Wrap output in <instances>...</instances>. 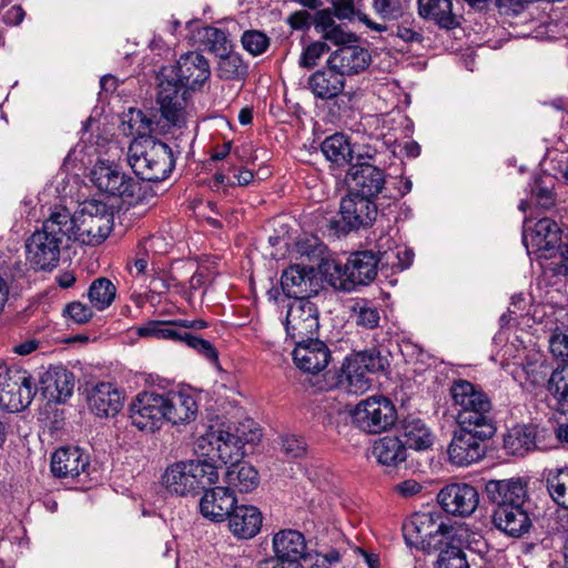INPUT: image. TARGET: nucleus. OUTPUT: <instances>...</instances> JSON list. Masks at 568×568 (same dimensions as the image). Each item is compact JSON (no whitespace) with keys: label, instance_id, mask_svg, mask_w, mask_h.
I'll list each match as a JSON object with an SVG mask.
<instances>
[{"label":"nucleus","instance_id":"f257e3e1","mask_svg":"<svg viewBox=\"0 0 568 568\" xmlns=\"http://www.w3.org/2000/svg\"><path fill=\"white\" fill-rule=\"evenodd\" d=\"M130 115L131 133L140 136L129 146L128 163L141 180L156 182L166 179L175 165L172 150L162 141L144 135L150 121L143 120L141 111L131 110Z\"/></svg>","mask_w":568,"mask_h":568},{"label":"nucleus","instance_id":"f03ea898","mask_svg":"<svg viewBox=\"0 0 568 568\" xmlns=\"http://www.w3.org/2000/svg\"><path fill=\"white\" fill-rule=\"evenodd\" d=\"M73 222L67 207H58L26 242L28 262L37 270H52L63 250L70 247Z\"/></svg>","mask_w":568,"mask_h":568},{"label":"nucleus","instance_id":"7ed1b4c3","mask_svg":"<svg viewBox=\"0 0 568 568\" xmlns=\"http://www.w3.org/2000/svg\"><path fill=\"white\" fill-rule=\"evenodd\" d=\"M262 437L260 428L252 419H246L233 429L224 424L210 426L204 435L196 442V452L203 459L215 465V460L223 464L241 462L244 456V446L255 444Z\"/></svg>","mask_w":568,"mask_h":568},{"label":"nucleus","instance_id":"20e7f679","mask_svg":"<svg viewBox=\"0 0 568 568\" xmlns=\"http://www.w3.org/2000/svg\"><path fill=\"white\" fill-rule=\"evenodd\" d=\"M449 395L458 427L496 433L493 403L480 386L466 379H456L449 387Z\"/></svg>","mask_w":568,"mask_h":568},{"label":"nucleus","instance_id":"39448f33","mask_svg":"<svg viewBox=\"0 0 568 568\" xmlns=\"http://www.w3.org/2000/svg\"><path fill=\"white\" fill-rule=\"evenodd\" d=\"M217 479V466L200 457L170 465L164 470L161 483L169 494L186 497L197 495Z\"/></svg>","mask_w":568,"mask_h":568},{"label":"nucleus","instance_id":"423d86ee","mask_svg":"<svg viewBox=\"0 0 568 568\" xmlns=\"http://www.w3.org/2000/svg\"><path fill=\"white\" fill-rule=\"evenodd\" d=\"M403 534L407 545L432 554L453 546L456 529L445 524L439 515L419 513L404 523Z\"/></svg>","mask_w":568,"mask_h":568},{"label":"nucleus","instance_id":"0eeeda50","mask_svg":"<svg viewBox=\"0 0 568 568\" xmlns=\"http://www.w3.org/2000/svg\"><path fill=\"white\" fill-rule=\"evenodd\" d=\"M379 260L373 251L352 253L345 264L332 262L326 265V273L333 286L352 292L359 285H368L377 275Z\"/></svg>","mask_w":568,"mask_h":568},{"label":"nucleus","instance_id":"6e6552de","mask_svg":"<svg viewBox=\"0 0 568 568\" xmlns=\"http://www.w3.org/2000/svg\"><path fill=\"white\" fill-rule=\"evenodd\" d=\"M73 230L72 242L84 245H98L110 234L113 225L111 209L100 201H87L75 215L71 214Z\"/></svg>","mask_w":568,"mask_h":568},{"label":"nucleus","instance_id":"1a4fd4ad","mask_svg":"<svg viewBox=\"0 0 568 568\" xmlns=\"http://www.w3.org/2000/svg\"><path fill=\"white\" fill-rule=\"evenodd\" d=\"M352 419L361 430L367 434H381L395 425L397 412L387 397L371 396L355 406L352 410Z\"/></svg>","mask_w":568,"mask_h":568},{"label":"nucleus","instance_id":"9d476101","mask_svg":"<svg viewBox=\"0 0 568 568\" xmlns=\"http://www.w3.org/2000/svg\"><path fill=\"white\" fill-rule=\"evenodd\" d=\"M494 432L458 427L453 432L447 448L449 462L459 467L478 463L486 455V440L494 437Z\"/></svg>","mask_w":568,"mask_h":568},{"label":"nucleus","instance_id":"9b49d317","mask_svg":"<svg viewBox=\"0 0 568 568\" xmlns=\"http://www.w3.org/2000/svg\"><path fill=\"white\" fill-rule=\"evenodd\" d=\"M339 213L342 221L331 220L329 226L337 234H347L372 225L377 216V206L372 197L349 191L341 201Z\"/></svg>","mask_w":568,"mask_h":568},{"label":"nucleus","instance_id":"f8f14e48","mask_svg":"<svg viewBox=\"0 0 568 568\" xmlns=\"http://www.w3.org/2000/svg\"><path fill=\"white\" fill-rule=\"evenodd\" d=\"M36 394L37 389L27 371L9 367L0 372V406L8 412L23 410Z\"/></svg>","mask_w":568,"mask_h":568},{"label":"nucleus","instance_id":"ddd939ff","mask_svg":"<svg viewBox=\"0 0 568 568\" xmlns=\"http://www.w3.org/2000/svg\"><path fill=\"white\" fill-rule=\"evenodd\" d=\"M523 243L528 255L536 260L551 258L556 256L560 247L561 230L554 220L540 219L530 230L524 225Z\"/></svg>","mask_w":568,"mask_h":568},{"label":"nucleus","instance_id":"4468645a","mask_svg":"<svg viewBox=\"0 0 568 568\" xmlns=\"http://www.w3.org/2000/svg\"><path fill=\"white\" fill-rule=\"evenodd\" d=\"M92 183L103 193L133 199L140 190V183L122 172L121 168L110 161L100 160L91 171Z\"/></svg>","mask_w":568,"mask_h":568},{"label":"nucleus","instance_id":"2eb2a0df","mask_svg":"<svg viewBox=\"0 0 568 568\" xmlns=\"http://www.w3.org/2000/svg\"><path fill=\"white\" fill-rule=\"evenodd\" d=\"M162 394L153 390L139 393L129 406L131 424L141 432L154 433L164 419Z\"/></svg>","mask_w":568,"mask_h":568},{"label":"nucleus","instance_id":"dca6fc26","mask_svg":"<svg viewBox=\"0 0 568 568\" xmlns=\"http://www.w3.org/2000/svg\"><path fill=\"white\" fill-rule=\"evenodd\" d=\"M318 328V308L312 301L298 298L290 303L285 317V331L294 343L317 336Z\"/></svg>","mask_w":568,"mask_h":568},{"label":"nucleus","instance_id":"f3484780","mask_svg":"<svg viewBox=\"0 0 568 568\" xmlns=\"http://www.w3.org/2000/svg\"><path fill=\"white\" fill-rule=\"evenodd\" d=\"M437 501L445 513L455 517L466 518L478 508L479 493L470 484L452 483L439 490Z\"/></svg>","mask_w":568,"mask_h":568},{"label":"nucleus","instance_id":"a211bd4d","mask_svg":"<svg viewBox=\"0 0 568 568\" xmlns=\"http://www.w3.org/2000/svg\"><path fill=\"white\" fill-rule=\"evenodd\" d=\"M74 375L63 366H50L39 373L37 392L49 402L62 403L73 393Z\"/></svg>","mask_w":568,"mask_h":568},{"label":"nucleus","instance_id":"6ab92c4d","mask_svg":"<svg viewBox=\"0 0 568 568\" xmlns=\"http://www.w3.org/2000/svg\"><path fill=\"white\" fill-rule=\"evenodd\" d=\"M175 75L181 87L200 89L211 77L209 60L200 52H186L176 62Z\"/></svg>","mask_w":568,"mask_h":568},{"label":"nucleus","instance_id":"aec40b11","mask_svg":"<svg viewBox=\"0 0 568 568\" xmlns=\"http://www.w3.org/2000/svg\"><path fill=\"white\" fill-rule=\"evenodd\" d=\"M294 344L293 361L301 371L317 374L328 365L331 352L317 336Z\"/></svg>","mask_w":568,"mask_h":568},{"label":"nucleus","instance_id":"412c9836","mask_svg":"<svg viewBox=\"0 0 568 568\" xmlns=\"http://www.w3.org/2000/svg\"><path fill=\"white\" fill-rule=\"evenodd\" d=\"M504 367L513 376L514 381L527 392H532L537 387L542 386L548 375L546 362L536 354L527 356L520 363H507Z\"/></svg>","mask_w":568,"mask_h":568},{"label":"nucleus","instance_id":"4be33fe9","mask_svg":"<svg viewBox=\"0 0 568 568\" xmlns=\"http://www.w3.org/2000/svg\"><path fill=\"white\" fill-rule=\"evenodd\" d=\"M88 467L89 456L78 447H61L51 456V471L60 479H79Z\"/></svg>","mask_w":568,"mask_h":568},{"label":"nucleus","instance_id":"5701e85b","mask_svg":"<svg viewBox=\"0 0 568 568\" xmlns=\"http://www.w3.org/2000/svg\"><path fill=\"white\" fill-rule=\"evenodd\" d=\"M486 494L496 508L516 507L525 505L527 485L521 478L493 479L486 484Z\"/></svg>","mask_w":568,"mask_h":568},{"label":"nucleus","instance_id":"b1692460","mask_svg":"<svg viewBox=\"0 0 568 568\" xmlns=\"http://www.w3.org/2000/svg\"><path fill=\"white\" fill-rule=\"evenodd\" d=\"M281 286L287 297L297 301L316 294L318 284L312 267L291 265L282 274Z\"/></svg>","mask_w":568,"mask_h":568},{"label":"nucleus","instance_id":"393cba45","mask_svg":"<svg viewBox=\"0 0 568 568\" xmlns=\"http://www.w3.org/2000/svg\"><path fill=\"white\" fill-rule=\"evenodd\" d=\"M346 179L351 183L352 192H358L372 199L379 194L385 185L384 172L367 162L352 165Z\"/></svg>","mask_w":568,"mask_h":568},{"label":"nucleus","instance_id":"a878e982","mask_svg":"<svg viewBox=\"0 0 568 568\" xmlns=\"http://www.w3.org/2000/svg\"><path fill=\"white\" fill-rule=\"evenodd\" d=\"M273 556L291 564L306 561L307 546L304 535L296 529H281L272 538Z\"/></svg>","mask_w":568,"mask_h":568},{"label":"nucleus","instance_id":"bb28decb","mask_svg":"<svg viewBox=\"0 0 568 568\" xmlns=\"http://www.w3.org/2000/svg\"><path fill=\"white\" fill-rule=\"evenodd\" d=\"M237 499L229 487L216 486L205 490L200 500V511L211 521L226 519L236 506Z\"/></svg>","mask_w":568,"mask_h":568},{"label":"nucleus","instance_id":"cd10ccee","mask_svg":"<svg viewBox=\"0 0 568 568\" xmlns=\"http://www.w3.org/2000/svg\"><path fill=\"white\" fill-rule=\"evenodd\" d=\"M494 526L514 538H520L529 532L532 520L525 505L506 508H495L491 515Z\"/></svg>","mask_w":568,"mask_h":568},{"label":"nucleus","instance_id":"c85d7f7f","mask_svg":"<svg viewBox=\"0 0 568 568\" xmlns=\"http://www.w3.org/2000/svg\"><path fill=\"white\" fill-rule=\"evenodd\" d=\"M369 63V52L358 45L341 47L327 59V65L338 71L344 78L364 71Z\"/></svg>","mask_w":568,"mask_h":568},{"label":"nucleus","instance_id":"c756f323","mask_svg":"<svg viewBox=\"0 0 568 568\" xmlns=\"http://www.w3.org/2000/svg\"><path fill=\"white\" fill-rule=\"evenodd\" d=\"M164 422L174 426L189 424L195 419L197 404L195 398L185 392L162 393Z\"/></svg>","mask_w":568,"mask_h":568},{"label":"nucleus","instance_id":"7c9ffc66","mask_svg":"<svg viewBox=\"0 0 568 568\" xmlns=\"http://www.w3.org/2000/svg\"><path fill=\"white\" fill-rule=\"evenodd\" d=\"M122 392L111 383H99L90 392L88 404L99 417H113L123 406Z\"/></svg>","mask_w":568,"mask_h":568},{"label":"nucleus","instance_id":"2f4dec72","mask_svg":"<svg viewBox=\"0 0 568 568\" xmlns=\"http://www.w3.org/2000/svg\"><path fill=\"white\" fill-rule=\"evenodd\" d=\"M158 103L162 116L175 126H181L185 119V98L176 83L162 82L158 93Z\"/></svg>","mask_w":568,"mask_h":568},{"label":"nucleus","instance_id":"473e14b6","mask_svg":"<svg viewBox=\"0 0 568 568\" xmlns=\"http://www.w3.org/2000/svg\"><path fill=\"white\" fill-rule=\"evenodd\" d=\"M227 519L231 532L239 539L255 537L260 532L263 521L258 508L250 505H236Z\"/></svg>","mask_w":568,"mask_h":568},{"label":"nucleus","instance_id":"72a5a7b5","mask_svg":"<svg viewBox=\"0 0 568 568\" xmlns=\"http://www.w3.org/2000/svg\"><path fill=\"white\" fill-rule=\"evenodd\" d=\"M312 93L322 100H329L341 94L345 88V78L331 67L314 72L308 78Z\"/></svg>","mask_w":568,"mask_h":568},{"label":"nucleus","instance_id":"f704fd0d","mask_svg":"<svg viewBox=\"0 0 568 568\" xmlns=\"http://www.w3.org/2000/svg\"><path fill=\"white\" fill-rule=\"evenodd\" d=\"M417 8L423 19L433 21L439 28L452 30L459 26L453 13L452 0H417Z\"/></svg>","mask_w":568,"mask_h":568},{"label":"nucleus","instance_id":"c9c22d12","mask_svg":"<svg viewBox=\"0 0 568 568\" xmlns=\"http://www.w3.org/2000/svg\"><path fill=\"white\" fill-rule=\"evenodd\" d=\"M405 446L415 450H425L433 445L434 436L426 423L416 416L405 417L399 425Z\"/></svg>","mask_w":568,"mask_h":568},{"label":"nucleus","instance_id":"e433bc0d","mask_svg":"<svg viewBox=\"0 0 568 568\" xmlns=\"http://www.w3.org/2000/svg\"><path fill=\"white\" fill-rule=\"evenodd\" d=\"M372 455L383 466L396 467L406 460V446L396 436H385L374 442Z\"/></svg>","mask_w":568,"mask_h":568},{"label":"nucleus","instance_id":"4c0bfd02","mask_svg":"<svg viewBox=\"0 0 568 568\" xmlns=\"http://www.w3.org/2000/svg\"><path fill=\"white\" fill-rule=\"evenodd\" d=\"M537 428L532 425L517 426L510 429L504 438V448L513 456H524L538 447Z\"/></svg>","mask_w":568,"mask_h":568},{"label":"nucleus","instance_id":"58836bf2","mask_svg":"<svg viewBox=\"0 0 568 568\" xmlns=\"http://www.w3.org/2000/svg\"><path fill=\"white\" fill-rule=\"evenodd\" d=\"M224 480L232 491L248 493L257 487L258 474L248 463L239 462L227 468Z\"/></svg>","mask_w":568,"mask_h":568},{"label":"nucleus","instance_id":"ea45409f","mask_svg":"<svg viewBox=\"0 0 568 568\" xmlns=\"http://www.w3.org/2000/svg\"><path fill=\"white\" fill-rule=\"evenodd\" d=\"M356 363L346 358L342 367L339 386L348 394L362 395L372 386V379Z\"/></svg>","mask_w":568,"mask_h":568},{"label":"nucleus","instance_id":"a19ab883","mask_svg":"<svg viewBox=\"0 0 568 568\" xmlns=\"http://www.w3.org/2000/svg\"><path fill=\"white\" fill-rule=\"evenodd\" d=\"M321 151L326 160L336 166L349 164L355 153L348 139L342 133L326 138L321 144Z\"/></svg>","mask_w":568,"mask_h":568},{"label":"nucleus","instance_id":"79ce46f5","mask_svg":"<svg viewBox=\"0 0 568 568\" xmlns=\"http://www.w3.org/2000/svg\"><path fill=\"white\" fill-rule=\"evenodd\" d=\"M536 0H497V12L511 26H519L531 21V10Z\"/></svg>","mask_w":568,"mask_h":568},{"label":"nucleus","instance_id":"37998d69","mask_svg":"<svg viewBox=\"0 0 568 568\" xmlns=\"http://www.w3.org/2000/svg\"><path fill=\"white\" fill-rule=\"evenodd\" d=\"M186 331L181 328L179 321L176 322H162L149 321L136 328V334L140 337H151L156 339H169L176 343H182Z\"/></svg>","mask_w":568,"mask_h":568},{"label":"nucleus","instance_id":"c03bdc74","mask_svg":"<svg viewBox=\"0 0 568 568\" xmlns=\"http://www.w3.org/2000/svg\"><path fill=\"white\" fill-rule=\"evenodd\" d=\"M314 27L325 40L334 44H345L352 41L353 34L347 32L341 24L335 23L328 10H320L316 12Z\"/></svg>","mask_w":568,"mask_h":568},{"label":"nucleus","instance_id":"a18cd8bd","mask_svg":"<svg viewBox=\"0 0 568 568\" xmlns=\"http://www.w3.org/2000/svg\"><path fill=\"white\" fill-rule=\"evenodd\" d=\"M248 65L239 52L226 51L219 55L216 74L220 79L241 81L247 75Z\"/></svg>","mask_w":568,"mask_h":568},{"label":"nucleus","instance_id":"49530a36","mask_svg":"<svg viewBox=\"0 0 568 568\" xmlns=\"http://www.w3.org/2000/svg\"><path fill=\"white\" fill-rule=\"evenodd\" d=\"M547 389L556 402L557 410L562 415H568V364L551 373Z\"/></svg>","mask_w":568,"mask_h":568},{"label":"nucleus","instance_id":"de8ad7c7","mask_svg":"<svg viewBox=\"0 0 568 568\" xmlns=\"http://www.w3.org/2000/svg\"><path fill=\"white\" fill-rule=\"evenodd\" d=\"M116 287L106 277L95 278L88 290V298L90 304L97 311L106 310L115 300Z\"/></svg>","mask_w":568,"mask_h":568},{"label":"nucleus","instance_id":"09e8293b","mask_svg":"<svg viewBox=\"0 0 568 568\" xmlns=\"http://www.w3.org/2000/svg\"><path fill=\"white\" fill-rule=\"evenodd\" d=\"M546 484L551 499L558 506L568 509V467L550 470Z\"/></svg>","mask_w":568,"mask_h":568},{"label":"nucleus","instance_id":"8fccbe9b","mask_svg":"<svg viewBox=\"0 0 568 568\" xmlns=\"http://www.w3.org/2000/svg\"><path fill=\"white\" fill-rule=\"evenodd\" d=\"M233 169V164L227 162V165H222L219 171L213 175L212 187L219 189L220 186H245L248 185L254 178L252 171L240 169L233 176L227 174Z\"/></svg>","mask_w":568,"mask_h":568},{"label":"nucleus","instance_id":"3c124183","mask_svg":"<svg viewBox=\"0 0 568 568\" xmlns=\"http://www.w3.org/2000/svg\"><path fill=\"white\" fill-rule=\"evenodd\" d=\"M555 176L548 173L537 174L530 185L531 194L542 209H549L554 204Z\"/></svg>","mask_w":568,"mask_h":568},{"label":"nucleus","instance_id":"603ef678","mask_svg":"<svg viewBox=\"0 0 568 568\" xmlns=\"http://www.w3.org/2000/svg\"><path fill=\"white\" fill-rule=\"evenodd\" d=\"M348 358L368 374L382 372L387 365V359L376 348L359 352Z\"/></svg>","mask_w":568,"mask_h":568},{"label":"nucleus","instance_id":"864d4df0","mask_svg":"<svg viewBox=\"0 0 568 568\" xmlns=\"http://www.w3.org/2000/svg\"><path fill=\"white\" fill-rule=\"evenodd\" d=\"M241 43L253 57L263 54L270 47V38L258 30H246L241 37Z\"/></svg>","mask_w":568,"mask_h":568},{"label":"nucleus","instance_id":"5fc2aeb1","mask_svg":"<svg viewBox=\"0 0 568 568\" xmlns=\"http://www.w3.org/2000/svg\"><path fill=\"white\" fill-rule=\"evenodd\" d=\"M202 38L209 50L216 55H221L230 49V41L226 33L214 27H204L202 29Z\"/></svg>","mask_w":568,"mask_h":568},{"label":"nucleus","instance_id":"6e6d98bb","mask_svg":"<svg viewBox=\"0 0 568 568\" xmlns=\"http://www.w3.org/2000/svg\"><path fill=\"white\" fill-rule=\"evenodd\" d=\"M384 266H388L394 271H403L413 263L414 253L412 250L403 246H395L394 251H382Z\"/></svg>","mask_w":568,"mask_h":568},{"label":"nucleus","instance_id":"4d7b16f0","mask_svg":"<svg viewBox=\"0 0 568 568\" xmlns=\"http://www.w3.org/2000/svg\"><path fill=\"white\" fill-rule=\"evenodd\" d=\"M437 568H469L465 552L457 546H447L438 555Z\"/></svg>","mask_w":568,"mask_h":568},{"label":"nucleus","instance_id":"13d9d810","mask_svg":"<svg viewBox=\"0 0 568 568\" xmlns=\"http://www.w3.org/2000/svg\"><path fill=\"white\" fill-rule=\"evenodd\" d=\"M355 322L357 325L366 328L373 329L378 326L379 323V312L376 307L364 303L363 305L357 304L354 308Z\"/></svg>","mask_w":568,"mask_h":568},{"label":"nucleus","instance_id":"bf43d9fd","mask_svg":"<svg viewBox=\"0 0 568 568\" xmlns=\"http://www.w3.org/2000/svg\"><path fill=\"white\" fill-rule=\"evenodd\" d=\"M189 347L195 349L199 354L204 356L210 362H217V352L214 346L206 339L193 335L186 331L183 342Z\"/></svg>","mask_w":568,"mask_h":568},{"label":"nucleus","instance_id":"052dcab7","mask_svg":"<svg viewBox=\"0 0 568 568\" xmlns=\"http://www.w3.org/2000/svg\"><path fill=\"white\" fill-rule=\"evenodd\" d=\"M328 50L325 42L315 41L308 44L302 52L300 58V65L304 68H313L316 65L317 60Z\"/></svg>","mask_w":568,"mask_h":568},{"label":"nucleus","instance_id":"680f3d73","mask_svg":"<svg viewBox=\"0 0 568 568\" xmlns=\"http://www.w3.org/2000/svg\"><path fill=\"white\" fill-rule=\"evenodd\" d=\"M373 8L384 19H395L403 11L400 0H373Z\"/></svg>","mask_w":568,"mask_h":568},{"label":"nucleus","instance_id":"e2e57ef3","mask_svg":"<svg viewBox=\"0 0 568 568\" xmlns=\"http://www.w3.org/2000/svg\"><path fill=\"white\" fill-rule=\"evenodd\" d=\"M92 305L82 302H72L65 306L64 313L75 323L83 324L93 317Z\"/></svg>","mask_w":568,"mask_h":568},{"label":"nucleus","instance_id":"0e129e2a","mask_svg":"<svg viewBox=\"0 0 568 568\" xmlns=\"http://www.w3.org/2000/svg\"><path fill=\"white\" fill-rule=\"evenodd\" d=\"M549 348L554 356L568 364V333L556 331L549 339Z\"/></svg>","mask_w":568,"mask_h":568},{"label":"nucleus","instance_id":"69168bd1","mask_svg":"<svg viewBox=\"0 0 568 568\" xmlns=\"http://www.w3.org/2000/svg\"><path fill=\"white\" fill-rule=\"evenodd\" d=\"M307 560H310L308 568H329L333 564L341 560V555L336 549H332L327 554H307Z\"/></svg>","mask_w":568,"mask_h":568},{"label":"nucleus","instance_id":"338daca9","mask_svg":"<svg viewBox=\"0 0 568 568\" xmlns=\"http://www.w3.org/2000/svg\"><path fill=\"white\" fill-rule=\"evenodd\" d=\"M283 452L288 457H301L305 453V442L296 436H287L283 439Z\"/></svg>","mask_w":568,"mask_h":568},{"label":"nucleus","instance_id":"774afa93","mask_svg":"<svg viewBox=\"0 0 568 568\" xmlns=\"http://www.w3.org/2000/svg\"><path fill=\"white\" fill-rule=\"evenodd\" d=\"M287 23L294 30H306L311 27V14L304 10L296 11L287 18Z\"/></svg>","mask_w":568,"mask_h":568}]
</instances>
